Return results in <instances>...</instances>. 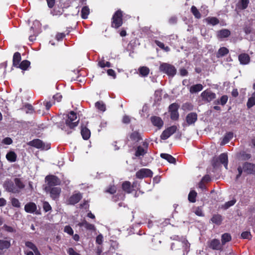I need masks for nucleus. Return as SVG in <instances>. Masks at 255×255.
<instances>
[{
  "label": "nucleus",
  "instance_id": "obj_51",
  "mask_svg": "<svg viewBox=\"0 0 255 255\" xmlns=\"http://www.w3.org/2000/svg\"><path fill=\"white\" fill-rule=\"evenodd\" d=\"M25 245L26 247L32 250L33 252L37 249L36 246L33 243L29 241L25 242Z\"/></svg>",
  "mask_w": 255,
  "mask_h": 255
},
{
  "label": "nucleus",
  "instance_id": "obj_6",
  "mask_svg": "<svg viewBox=\"0 0 255 255\" xmlns=\"http://www.w3.org/2000/svg\"><path fill=\"white\" fill-rule=\"evenodd\" d=\"M45 179L49 187L59 185L61 184L60 179L55 175H47Z\"/></svg>",
  "mask_w": 255,
  "mask_h": 255
},
{
  "label": "nucleus",
  "instance_id": "obj_40",
  "mask_svg": "<svg viewBox=\"0 0 255 255\" xmlns=\"http://www.w3.org/2000/svg\"><path fill=\"white\" fill-rule=\"evenodd\" d=\"M249 3V0H240L239 1V7L241 9L247 8Z\"/></svg>",
  "mask_w": 255,
  "mask_h": 255
},
{
  "label": "nucleus",
  "instance_id": "obj_61",
  "mask_svg": "<svg viewBox=\"0 0 255 255\" xmlns=\"http://www.w3.org/2000/svg\"><path fill=\"white\" fill-rule=\"evenodd\" d=\"M170 118L173 121H177L179 118L178 113H170Z\"/></svg>",
  "mask_w": 255,
  "mask_h": 255
},
{
  "label": "nucleus",
  "instance_id": "obj_48",
  "mask_svg": "<svg viewBox=\"0 0 255 255\" xmlns=\"http://www.w3.org/2000/svg\"><path fill=\"white\" fill-rule=\"evenodd\" d=\"M8 110L6 103L2 99H0V112H6Z\"/></svg>",
  "mask_w": 255,
  "mask_h": 255
},
{
  "label": "nucleus",
  "instance_id": "obj_64",
  "mask_svg": "<svg viewBox=\"0 0 255 255\" xmlns=\"http://www.w3.org/2000/svg\"><path fill=\"white\" fill-rule=\"evenodd\" d=\"M68 253L69 254V255H81L79 253L76 252L74 251V250L72 248H70L68 249Z\"/></svg>",
  "mask_w": 255,
  "mask_h": 255
},
{
  "label": "nucleus",
  "instance_id": "obj_2",
  "mask_svg": "<svg viewBox=\"0 0 255 255\" xmlns=\"http://www.w3.org/2000/svg\"><path fill=\"white\" fill-rule=\"evenodd\" d=\"M123 24V11L118 9L113 14L111 19V27L118 29Z\"/></svg>",
  "mask_w": 255,
  "mask_h": 255
},
{
  "label": "nucleus",
  "instance_id": "obj_47",
  "mask_svg": "<svg viewBox=\"0 0 255 255\" xmlns=\"http://www.w3.org/2000/svg\"><path fill=\"white\" fill-rule=\"evenodd\" d=\"M54 104V102L53 100L47 101L45 100L43 102V105L45 107V110L48 111L50 110L51 106Z\"/></svg>",
  "mask_w": 255,
  "mask_h": 255
},
{
  "label": "nucleus",
  "instance_id": "obj_15",
  "mask_svg": "<svg viewBox=\"0 0 255 255\" xmlns=\"http://www.w3.org/2000/svg\"><path fill=\"white\" fill-rule=\"evenodd\" d=\"M82 194L78 192L75 194H73L68 199V202L70 204L74 205L82 199Z\"/></svg>",
  "mask_w": 255,
  "mask_h": 255
},
{
  "label": "nucleus",
  "instance_id": "obj_19",
  "mask_svg": "<svg viewBox=\"0 0 255 255\" xmlns=\"http://www.w3.org/2000/svg\"><path fill=\"white\" fill-rule=\"evenodd\" d=\"M197 120V115L196 113H190L186 117V121L188 125L194 124Z\"/></svg>",
  "mask_w": 255,
  "mask_h": 255
},
{
  "label": "nucleus",
  "instance_id": "obj_27",
  "mask_svg": "<svg viewBox=\"0 0 255 255\" xmlns=\"http://www.w3.org/2000/svg\"><path fill=\"white\" fill-rule=\"evenodd\" d=\"M203 87L201 84L194 85L190 88L189 91L191 93H195L202 90Z\"/></svg>",
  "mask_w": 255,
  "mask_h": 255
},
{
  "label": "nucleus",
  "instance_id": "obj_10",
  "mask_svg": "<svg viewBox=\"0 0 255 255\" xmlns=\"http://www.w3.org/2000/svg\"><path fill=\"white\" fill-rule=\"evenodd\" d=\"M141 137L138 131H133L128 135V137L127 139V143L131 141L134 144L141 140Z\"/></svg>",
  "mask_w": 255,
  "mask_h": 255
},
{
  "label": "nucleus",
  "instance_id": "obj_21",
  "mask_svg": "<svg viewBox=\"0 0 255 255\" xmlns=\"http://www.w3.org/2000/svg\"><path fill=\"white\" fill-rule=\"evenodd\" d=\"M21 60V54L19 52H16L14 53L12 59V65L15 67H17L20 64Z\"/></svg>",
  "mask_w": 255,
  "mask_h": 255
},
{
  "label": "nucleus",
  "instance_id": "obj_56",
  "mask_svg": "<svg viewBox=\"0 0 255 255\" xmlns=\"http://www.w3.org/2000/svg\"><path fill=\"white\" fill-rule=\"evenodd\" d=\"M236 203V200H231L230 201H228L227 202H226L223 206V207L224 208V209H227L228 208H229L230 207L234 205Z\"/></svg>",
  "mask_w": 255,
  "mask_h": 255
},
{
  "label": "nucleus",
  "instance_id": "obj_54",
  "mask_svg": "<svg viewBox=\"0 0 255 255\" xmlns=\"http://www.w3.org/2000/svg\"><path fill=\"white\" fill-rule=\"evenodd\" d=\"M11 204L13 207L16 208H19L20 207V203L19 200L15 198H13L11 199Z\"/></svg>",
  "mask_w": 255,
  "mask_h": 255
},
{
  "label": "nucleus",
  "instance_id": "obj_45",
  "mask_svg": "<svg viewBox=\"0 0 255 255\" xmlns=\"http://www.w3.org/2000/svg\"><path fill=\"white\" fill-rule=\"evenodd\" d=\"M228 100V97L227 95H223L218 100L217 103L224 106L227 103Z\"/></svg>",
  "mask_w": 255,
  "mask_h": 255
},
{
  "label": "nucleus",
  "instance_id": "obj_29",
  "mask_svg": "<svg viewBox=\"0 0 255 255\" xmlns=\"http://www.w3.org/2000/svg\"><path fill=\"white\" fill-rule=\"evenodd\" d=\"M30 65V62L27 60L21 61L16 68L22 70H26Z\"/></svg>",
  "mask_w": 255,
  "mask_h": 255
},
{
  "label": "nucleus",
  "instance_id": "obj_52",
  "mask_svg": "<svg viewBox=\"0 0 255 255\" xmlns=\"http://www.w3.org/2000/svg\"><path fill=\"white\" fill-rule=\"evenodd\" d=\"M179 108V106L176 103H173L169 107L168 112H177Z\"/></svg>",
  "mask_w": 255,
  "mask_h": 255
},
{
  "label": "nucleus",
  "instance_id": "obj_26",
  "mask_svg": "<svg viewBox=\"0 0 255 255\" xmlns=\"http://www.w3.org/2000/svg\"><path fill=\"white\" fill-rule=\"evenodd\" d=\"M219 161L224 164L225 167L227 169L228 167V156L227 154L225 153H222L219 157Z\"/></svg>",
  "mask_w": 255,
  "mask_h": 255
},
{
  "label": "nucleus",
  "instance_id": "obj_12",
  "mask_svg": "<svg viewBox=\"0 0 255 255\" xmlns=\"http://www.w3.org/2000/svg\"><path fill=\"white\" fill-rule=\"evenodd\" d=\"M24 210L27 213H35L36 214H40L37 210L36 205L33 202L27 203L24 206Z\"/></svg>",
  "mask_w": 255,
  "mask_h": 255
},
{
  "label": "nucleus",
  "instance_id": "obj_22",
  "mask_svg": "<svg viewBox=\"0 0 255 255\" xmlns=\"http://www.w3.org/2000/svg\"><path fill=\"white\" fill-rule=\"evenodd\" d=\"M229 53V49L225 47H220L216 53V57L219 58L227 55Z\"/></svg>",
  "mask_w": 255,
  "mask_h": 255
},
{
  "label": "nucleus",
  "instance_id": "obj_58",
  "mask_svg": "<svg viewBox=\"0 0 255 255\" xmlns=\"http://www.w3.org/2000/svg\"><path fill=\"white\" fill-rule=\"evenodd\" d=\"M241 237L243 239H250L251 238V234L250 232H244L241 234Z\"/></svg>",
  "mask_w": 255,
  "mask_h": 255
},
{
  "label": "nucleus",
  "instance_id": "obj_60",
  "mask_svg": "<svg viewBox=\"0 0 255 255\" xmlns=\"http://www.w3.org/2000/svg\"><path fill=\"white\" fill-rule=\"evenodd\" d=\"M64 232L68 233L70 235H72L73 234V230L72 228L69 226H66L64 228Z\"/></svg>",
  "mask_w": 255,
  "mask_h": 255
},
{
  "label": "nucleus",
  "instance_id": "obj_14",
  "mask_svg": "<svg viewBox=\"0 0 255 255\" xmlns=\"http://www.w3.org/2000/svg\"><path fill=\"white\" fill-rule=\"evenodd\" d=\"M50 191V197L54 200L59 198L61 193V188L58 187H52L49 189Z\"/></svg>",
  "mask_w": 255,
  "mask_h": 255
},
{
  "label": "nucleus",
  "instance_id": "obj_62",
  "mask_svg": "<svg viewBox=\"0 0 255 255\" xmlns=\"http://www.w3.org/2000/svg\"><path fill=\"white\" fill-rule=\"evenodd\" d=\"M107 74L109 76L113 77L114 79L116 78V72L114 70L112 69H109L107 70Z\"/></svg>",
  "mask_w": 255,
  "mask_h": 255
},
{
  "label": "nucleus",
  "instance_id": "obj_4",
  "mask_svg": "<svg viewBox=\"0 0 255 255\" xmlns=\"http://www.w3.org/2000/svg\"><path fill=\"white\" fill-rule=\"evenodd\" d=\"M159 69L169 76L173 77L176 74V69L175 67L169 63H162L159 66Z\"/></svg>",
  "mask_w": 255,
  "mask_h": 255
},
{
  "label": "nucleus",
  "instance_id": "obj_57",
  "mask_svg": "<svg viewBox=\"0 0 255 255\" xmlns=\"http://www.w3.org/2000/svg\"><path fill=\"white\" fill-rule=\"evenodd\" d=\"M193 212L198 216H203L204 214L202 210L200 207H196L194 209Z\"/></svg>",
  "mask_w": 255,
  "mask_h": 255
},
{
  "label": "nucleus",
  "instance_id": "obj_49",
  "mask_svg": "<svg viewBox=\"0 0 255 255\" xmlns=\"http://www.w3.org/2000/svg\"><path fill=\"white\" fill-rule=\"evenodd\" d=\"M125 197V194L123 193H118L117 195L113 196V200L115 202L119 200H123Z\"/></svg>",
  "mask_w": 255,
  "mask_h": 255
},
{
  "label": "nucleus",
  "instance_id": "obj_33",
  "mask_svg": "<svg viewBox=\"0 0 255 255\" xmlns=\"http://www.w3.org/2000/svg\"><path fill=\"white\" fill-rule=\"evenodd\" d=\"M161 158L167 160L169 162L171 163H175L176 162V159L172 155L167 153H161L160 154Z\"/></svg>",
  "mask_w": 255,
  "mask_h": 255
},
{
  "label": "nucleus",
  "instance_id": "obj_17",
  "mask_svg": "<svg viewBox=\"0 0 255 255\" xmlns=\"http://www.w3.org/2000/svg\"><path fill=\"white\" fill-rule=\"evenodd\" d=\"M209 247L211 249L215 250H220L222 249V245L219 240L213 239L209 243Z\"/></svg>",
  "mask_w": 255,
  "mask_h": 255
},
{
  "label": "nucleus",
  "instance_id": "obj_32",
  "mask_svg": "<svg viewBox=\"0 0 255 255\" xmlns=\"http://www.w3.org/2000/svg\"><path fill=\"white\" fill-rule=\"evenodd\" d=\"M208 24L212 25H216L219 23V20L216 17H208L205 19Z\"/></svg>",
  "mask_w": 255,
  "mask_h": 255
},
{
  "label": "nucleus",
  "instance_id": "obj_20",
  "mask_svg": "<svg viewBox=\"0 0 255 255\" xmlns=\"http://www.w3.org/2000/svg\"><path fill=\"white\" fill-rule=\"evenodd\" d=\"M122 188L124 191L128 194L131 193L132 191V186L129 181H126L123 182Z\"/></svg>",
  "mask_w": 255,
  "mask_h": 255
},
{
  "label": "nucleus",
  "instance_id": "obj_42",
  "mask_svg": "<svg viewBox=\"0 0 255 255\" xmlns=\"http://www.w3.org/2000/svg\"><path fill=\"white\" fill-rule=\"evenodd\" d=\"M231 240V236L228 233L224 234L222 236V245H225L227 242H228Z\"/></svg>",
  "mask_w": 255,
  "mask_h": 255
},
{
  "label": "nucleus",
  "instance_id": "obj_53",
  "mask_svg": "<svg viewBox=\"0 0 255 255\" xmlns=\"http://www.w3.org/2000/svg\"><path fill=\"white\" fill-rule=\"evenodd\" d=\"M117 191V188L115 186H109L106 190L105 191L106 192L109 193L111 194H113L116 192Z\"/></svg>",
  "mask_w": 255,
  "mask_h": 255
},
{
  "label": "nucleus",
  "instance_id": "obj_28",
  "mask_svg": "<svg viewBox=\"0 0 255 255\" xmlns=\"http://www.w3.org/2000/svg\"><path fill=\"white\" fill-rule=\"evenodd\" d=\"M16 189L18 190V193L21 189H23L25 185L21 180L19 178H15L14 180Z\"/></svg>",
  "mask_w": 255,
  "mask_h": 255
},
{
  "label": "nucleus",
  "instance_id": "obj_7",
  "mask_svg": "<svg viewBox=\"0 0 255 255\" xmlns=\"http://www.w3.org/2000/svg\"><path fill=\"white\" fill-rule=\"evenodd\" d=\"M178 129L176 126H171L165 129L161 133L160 138L162 139L165 140L169 138L171 135L174 134Z\"/></svg>",
  "mask_w": 255,
  "mask_h": 255
},
{
  "label": "nucleus",
  "instance_id": "obj_38",
  "mask_svg": "<svg viewBox=\"0 0 255 255\" xmlns=\"http://www.w3.org/2000/svg\"><path fill=\"white\" fill-rule=\"evenodd\" d=\"M138 71L139 74L142 76H147L149 73V69L145 66H142L139 68Z\"/></svg>",
  "mask_w": 255,
  "mask_h": 255
},
{
  "label": "nucleus",
  "instance_id": "obj_39",
  "mask_svg": "<svg viewBox=\"0 0 255 255\" xmlns=\"http://www.w3.org/2000/svg\"><path fill=\"white\" fill-rule=\"evenodd\" d=\"M191 12L194 15L195 18L200 19L201 17V14L197 7L192 5L191 8Z\"/></svg>",
  "mask_w": 255,
  "mask_h": 255
},
{
  "label": "nucleus",
  "instance_id": "obj_1",
  "mask_svg": "<svg viewBox=\"0 0 255 255\" xmlns=\"http://www.w3.org/2000/svg\"><path fill=\"white\" fill-rule=\"evenodd\" d=\"M65 123L60 125L61 129L66 134L71 133L78 126L80 117L77 113H66L64 114Z\"/></svg>",
  "mask_w": 255,
  "mask_h": 255
},
{
  "label": "nucleus",
  "instance_id": "obj_55",
  "mask_svg": "<svg viewBox=\"0 0 255 255\" xmlns=\"http://www.w3.org/2000/svg\"><path fill=\"white\" fill-rule=\"evenodd\" d=\"M62 99V95L60 94V93H56L55 95H54L53 96V99L52 100H53V101H54V102L55 101H57V102H59L61 101Z\"/></svg>",
  "mask_w": 255,
  "mask_h": 255
},
{
  "label": "nucleus",
  "instance_id": "obj_31",
  "mask_svg": "<svg viewBox=\"0 0 255 255\" xmlns=\"http://www.w3.org/2000/svg\"><path fill=\"white\" fill-rule=\"evenodd\" d=\"M17 155L14 151L8 152L6 155L7 160L11 162H13L16 160Z\"/></svg>",
  "mask_w": 255,
  "mask_h": 255
},
{
  "label": "nucleus",
  "instance_id": "obj_16",
  "mask_svg": "<svg viewBox=\"0 0 255 255\" xmlns=\"http://www.w3.org/2000/svg\"><path fill=\"white\" fill-rule=\"evenodd\" d=\"M238 59L240 63L242 65H247L250 62L251 58L248 54L241 53L238 56Z\"/></svg>",
  "mask_w": 255,
  "mask_h": 255
},
{
  "label": "nucleus",
  "instance_id": "obj_35",
  "mask_svg": "<svg viewBox=\"0 0 255 255\" xmlns=\"http://www.w3.org/2000/svg\"><path fill=\"white\" fill-rule=\"evenodd\" d=\"M95 107L101 112H105L106 110V105L102 101L97 102L95 103Z\"/></svg>",
  "mask_w": 255,
  "mask_h": 255
},
{
  "label": "nucleus",
  "instance_id": "obj_13",
  "mask_svg": "<svg viewBox=\"0 0 255 255\" xmlns=\"http://www.w3.org/2000/svg\"><path fill=\"white\" fill-rule=\"evenodd\" d=\"M201 96L203 100L208 102H210L216 98L215 93L209 90H205L201 94Z\"/></svg>",
  "mask_w": 255,
  "mask_h": 255
},
{
  "label": "nucleus",
  "instance_id": "obj_23",
  "mask_svg": "<svg viewBox=\"0 0 255 255\" xmlns=\"http://www.w3.org/2000/svg\"><path fill=\"white\" fill-rule=\"evenodd\" d=\"M81 133L83 139L85 140L88 139L90 137V130L86 127H81Z\"/></svg>",
  "mask_w": 255,
  "mask_h": 255
},
{
  "label": "nucleus",
  "instance_id": "obj_59",
  "mask_svg": "<svg viewBox=\"0 0 255 255\" xmlns=\"http://www.w3.org/2000/svg\"><path fill=\"white\" fill-rule=\"evenodd\" d=\"M43 208L45 212H48L51 210V207L47 202H43Z\"/></svg>",
  "mask_w": 255,
  "mask_h": 255
},
{
  "label": "nucleus",
  "instance_id": "obj_24",
  "mask_svg": "<svg viewBox=\"0 0 255 255\" xmlns=\"http://www.w3.org/2000/svg\"><path fill=\"white\" fill-rule=\"evenodd\" d=\"M231 32L227 29H223L218 31L217 36L219 38H224L229 37Z\"/></svg>",
  "mask_w": 255,
  "mask_h": 255
},
{
  "label": "nucleus",
  "instance_id": "obj_37",
  "mask_svg": "<svg viewBox=\"0 0 255 255\" xmlns=\"http://www.w3.org/2000/svg\"><path fill=\"white\" fill-rule=\"evenodd\" d=\"M10 246V243L7 240H0V250L6 249Z\"/></svg>",
  "mask_w": 255,
  "mask_h": 255
},
{
  "label": "nucleus",
  "instance_id": "obj_11",
  "mask_svg": "<svg viewBox=\"0 0 255 255\" xmlns=\"http://www.w3.org/2000/svg\"><path fill=\"white\" fill-rule=\"evenodd\" d=\"M148 144L146 142H143L142 145L138 146L136 150L135 155L138 157L143 156L146 152Z\"/></svg>",
  "mask_w": 255,
  "mask_h": 255
},
{
  "label": "nucleus",
  "instance_id": "obj_36",
  "mask_svg": "<svg viewBox=\"0 0 255 255\" xmlns=\"http://www.w3.org/2000/svg\"><path fill=\"white\" fill-rule=\"evenodd\" d=\"M211 220L213 223L217 225H220L222 221V216L220 215L216 214L213 216Z\"/></svg>",
  "mask_w": 255,
  "mask_h": 255
},
{
  "label": "nucleus",
  "instance_id": "obj_5",
  "mask_svg": "<svg viewBox=\"0 0 255 255\" xmlns=\"http://www.w3.org/2000/svg\"><path fill=\"white\" fill-rule=\"evenodd\" d=\"M27 144L36 148L47 150L50 148V144H45L39 139H34L27 143Z\"/></svg>",
  "mask_w": 255,
  "mask_h": 255
},
{
  "label": "nucleus",
  "instance_id": "obj_63",
  "mask_svg": "<svg viewBox=\"0 0 255 255\" xmlns=\"http://www.w3.org/2000/svg\"><path fill=\"white\" fill-rule=\"evenodd\" d=\"M241 156L244 160H248L250 159L251 157V155L249 153H247L245 152H243L242 153H241Z\"/></svg>",
  "mask_w": 255,
  "mask_h": 255
},
{
  "label": "nucleus",
  "instance_id": "obj_3",
  "mask_svg": "<svg viewBox=\"0 0 255 255\" xmlns=\"http://www.w3.org/2000/svg\"><path fill=\"white\" fill-rule=\"evenodd\" d=\"M238 174L236 176V179H238L244 172L247 174H255V164L245 162L243 164V166H239L238 167Z\"/></svg>",
  "mask_w": 255,
  "mask_h": 255
},
{
  "label": "nucleus",
  "instance_id": "obj_44",
  "mask_svg": "<svg viewBox=\"0 0 255 255\" xmlns=\"http://www.w3.org/2000/svg\"><path fill=\"white\" fill-rule=\"evenodd\" d=\"M193 105L190 103H185L182 106V109L183 111H191L193 110Z\"/></svg>",
  "mask_w": 255,
  "mask_h": 255
},
{
  "label": "nucleus",
  "instance_id": "obj_9",
  "mask_svg": "<svg viewBox=\"0 0 255 255\" xmlns=\"http://www.w3.org/2000/svg\"><path fill=\"white\" fill-rule=\"evenodd\" d=\"M152 172L149 169L142 168L136 172L135 176L137 178L142 179L144 178L151 177L152 176Z\"/></svg>",
  "mask_w": 255,
  "mask_h": 255
},
{
  "label": "nucleus",
  "instance_id": "obj_41",
  "mask_svg": "<svg viewBox=\"0 0 255 255\" xmlns=\"http://www.w3.org/2000/svg\"><path fill=\"white\" fill-rule=\"evenodd\" d=\"M197 193L194 190H191L188 195V200L190 202L194 203L196 202Z\"/></svg>",
  "mask_w": 255,
  "mask_h": 255
},
{
  "label": "nucleus",
  "instance_id": "obj_30",
  "mask_svg": "<svg viewBox=\"0 0 255 255\" xmlns=\"http://www.w3.org/2000/svg\"><path fill=\"white\" fill-rule=\"evenodd\" d=\"M233 137V133L232 132H228L224 136L222 141L221 142V145H223L228 143L231 139Z\"/></svg>",
  "mask_w": 255,
  "mask_h": 255
},
{
  "label": "nucleus",
  "instance_id": "obj_8",
  "mask_svg": "<svg viewBox=\"0 0 255 255\" xmlns=\"http://www.w3.org/2000/svg\"><path fill=\"white\" fill-rule=\"evenodd\" d=\"M3 188L9 192L18 193V190L16 189L14 183L10 180H5L3 184Z\"/></svg>",
  "mask_w": 255,
  "mask_h": 255
},
{
  "label": "nucleus",
  "instance_id": "obj_46",
  "mask_svg": "<svg viewBox=\"0 0 255 255\" xmlns=\"http://www.w3.org/2000/svg\"><path fill=\"white\" fill-rule=\"evenodd\" d=\"M254 106H255V97H251L248 100L247 106L248 108H251Z\"/></svg>",
  "mask_w": 255,
  "mask_h": 255
},
{
  "label": "nucleus",
  "instance_id": "obj_43",
  "mask_svg": "<svg viewBox=\"0 0 255 255\" xmlns=\"http://www.w3.org/2000/svg\"><path fill=\"white\" fill-rule=\"evenodd\" d=\"M63 10L59 7H55L51 11V14L53 15H60L62 14Z\"/></svg>",
  "mask_w": 255,
  "mask_h": 255
},
{
  "label": "nucleus",
  "instance_id": "obj_25",
  "mask_svg": "<svg viewBox=\"0 0 255 255\" xmlns=\"http://www.w3.org/2000/svg\"><path fill=\"white\" fill-rule=\"evenodd\" d=\"M78 225L79 227H84L86 229L89 230H95V226L93 224H90L87 222L86 220H84L83 221L79 223Z\"/></svg>",
  "mask_w": 255,
  "mask_h": 255
},
{
  "label": "nucleus",
  "instance_id": "obj_34",
  "mask_svg": "<svg viewBox=\"0 0 255 255\" xmlns=\"http://www.w3.org/2000/svg\"><path fill=\"white\" fill-rule=\"evenodd\" d=\"M90 13V9L88 6H84L82 7L81 11V17L83 19H87Z\"/></svg>",
  "mask_w": 255,
  "mask_h": 255
},
{
  "label": "nucleus",
  "instance_id": "obj_50",
  "mask_svg": "<svg viewBox=\"0 0 255 255\" xmlns=\"http://www.w3.org/2000/svg\"><path fill=\"white\" fill-rule=\"evenodd\" d=\"M21 109L22 110L26 111V112L33 111L34 110L33 106L31 104L28 103H25L24 105H23Z\"/></svg>",
  "mask_w": 255,
  "mask_h": 255
},
{
  "label": "nucleus",
  "instance_id": "obj_18",
  "mask_svg": "<svg viewBox=\"0 0 255 255\" xmlns=\"http://www.w3.org/2000/svg\"><path fill=\"white\" fill-rule=\"evenodd\" d=\"M150 120L153 125L157 127L158 128H161L163 126V121L158 117H151Z\"/></svg>",
  "mask_w": 255,
  "mask_h": 255
}]
</instances>
